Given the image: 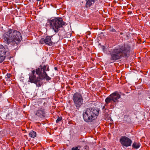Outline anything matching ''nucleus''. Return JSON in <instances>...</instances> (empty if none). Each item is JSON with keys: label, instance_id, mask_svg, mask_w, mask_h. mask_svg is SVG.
I'll use <instances>...</instances> for the list:
<instances>
[{"label": "nucleus", "instance_id": "nucleus-11", "mask_svg": "<svg viewBox=\"0 0 150 150\" xmlns=\"http://www.w3.org/2000/svg\"><path fill=\"white\" fill-rule=\"evenodd\" d=\"M29 81L31 83H34L36 84L40 81V78H36L35 75H30L29 77Z\"/></svg>", "mask_w": 150, "mask_h": 150}, {"label": "nucleus", "instance_id": "nucleus-22", "mask_svg": "<svg viewBox=\"0 0 150 150\" xmlns=\"http://www.w3.org/2000/svg\"><path fill=\"white\" fill-rule=\"evenodd\" d=\"M103 150H105V149H103Z\"/></svg>", "mask_w": 150, "mask_h": 150}, {"label": "nucleus", "instance_id": "nucleus-10", "mask_svg": "<svg viewBox=\"0 0 150 150\" xmlns=\"http://www.w3.org/2000/svg\"><path fill=\"white\" fill-rule=\"evenodd\" d=\"M35 113L36 116L40 118L44 117L45 115V110L42 108L35 111Z\"/></svg>", "mask_w": 150, "mask_h": 150}, {"label": "nucleus", "instance_id": "nucleus-18", "mask_svg": "<svg viewBox=\"0 0 150 150\" xmlns=\"http://www.w3.org/2000/svg\"><path fill=\"white\" fill-rule=\"evenodd\" d=\"M71 150H80L79 149H78V148L77 147H73L72 148Z\"/></svg>", "mask_w": 150, "mask_h": 150}, {"label": "nucleus", "instance_id": "nucleus-8", "mask_svg": "<svg viewBox=\"0 0 150 150\" xmlns=\"http://www.w3.org/2000/svg\"><path fill=\"white\" fill-rule=\"evenodd\" d=\"M120 142L123 147H126L130 146L132 142L130 139L125 136H122L120 139Z\"/></svg>", "mask_w": 150, "mask_h": 150}, {"label": "nucleus", "instance_id": "nucleus-14", "mask_svg": "<svg viewBox=\"0 0 150 150\" xmlns=\"http://www.w3.org/2000/svg\"><path fill=\"white\" fill-rule=\"evenodd\" d=\"M29 136L31 137L34 138L36 136V132L33 131H31L29 134Z\"/></svg>", "mask_w": 150, "mask_h": 150}, {"label": "nucleus", "instance_id": "nucleus-6", "mask_svg": "<svg viewBox=\"0 0 150 150\" xmlns=\"http://www.w3.org/2000/svg\"><path fill=\"white\" fill-rule=\"evenodd\" d=\"M121 96L117 92H115L112 93L106 98L105 99V106L107 105L109 103H112L118 102V100L120 98Z\"/></svg>", "mask_w": 150, "mask_h": 150}, {"label": "nucleus", "instance_id": "nucleus-3", "mask_svg": "<svg viewBox=\"0 0 150 150\" xmlns=\"http://www.w3.org/2000/svg\"><path fill=\"white\" fill-rule=\"evenodd\" d=\"M99 110L95 108H89L86 109L83 113L84 120L87 122H93L97 118L99 114Z\"/></svg>", "mask_w": 150, "mask_h": 150}, {"label": "nucleus", "instance_id": "nucleus-17", "mask_svg": "<svg viewBox=\"0 0 150 150\" xmlns=\"http://www.w3.org/2000/svg\"><path fill=\"white\" fill-rule=\"evenodd\" d=\"M62 120V117H58L57 119L56 120V122L57 123H59V122L61 121Z\"/></svg>", "mask_w": 150, "mask_h": 150}, {"label": "nucleus", "instance_id": "nucleus-19", "mask_svg": "<svg viewBox=\"0 0 150 150\" xmlns=\"http://www.w3.org/2000/svg\"><path fill=\"white\" fill-rule=\"evenodd\" d=\"M85 149H86V150H89V148L88 146H85Z\"/></svg>", "mask_w": 150, "mask_h": 150}, {"label": "nucleus", "instance_id": "nucleus-15", "mask_svg": "<svg viewBox=\"0 0 150 150\" xmlns=\"http://www.w3.org/2000/svg\"><path fill=\"white\" fill-rule=\"evenodd\" d=\"M12 76V75L10 74H7L6 76V78L7 79V80H11L10 78Z\"/></svg>", "mask_w": 150, "mask_h": 150}, {"label": "nucleus", "instance_id": "nucleus-20", "mask_svg": "<svg viewBox=\"0 0 150 150\" xmlns=\"http://www.w3.org/2000/svg\"><path fill=\"white\" fill-rule=\"evenodd\" d=\"M35 70H33L32 71V73L31 75H35Z\"/></svg>", "mask_w": 150, "mask_h": 150}, {"label": "nucleus", "instance_id": "nucleus-12", "mask_svg": "<svg viewBox=\"0 0 150 150\" xmlns=\"http://www.w3.org/2000/svg\"><path fill=\"white\" fill-rule=\"evenodd\" d=\"M51 37L50 36H47L45 39V43L48 45H51L52 44V42L51 41Z\"/></svg>", "mask_w": 150, "mask_h": 150}, {"label": "nucleus", "instance_id": "nucleus-21", "mask_svg": "<svg viewBox=\"0 0 150 150\" xmlns=\"http://www.w3.org/2000/svg\"><path fill=\"white\" fill-rule=\"evenodd\" d=\"M54 69L56 70H57V68L56 67H55L54 68Z\"/></svg>", "mask_w": 150, "mask_h": 150}, {"label": "nucleus", "instance_id": "nucleus-2", "mask_svg": "<svg viewBox=\"0 0 150 150\" xmlns=\"http://www.w3.org/2000/svg\"><path fill=\"white\" fill-rule=\"evenodd\" d=\"M130 47L127 45H123L119 46L117 48L114 49L111 54V59L115 60L121 58L122 55L128 57L130 53Z\"/></svg>", "mask_w": 150, "mask_h": 150}, {"label": "nucleus", "instance_id": "nucleus-9", "mask_svg": "<svg viewBox=\"0 0 150 150\" xmlns=\"http://www.w3.org/2000/svg\"><path fill=\"white\" fill-rule=\"evenodd\" d=\"M8 49L6 48L2 45H0V63H2L6 57V53Z\"/></svg>", "mask_w": 150, "mask_h": 150}, {"label": "nucleus", "instance_id": "nucleus-16", "mask_svg": "<svg viewBox=\"0 0 150 150\" xmlns=\"http://www.w3.org/2000/svg\"><path fill=\"white\" fill-rule=\"evenodd\" d=\"M40 43L43 44L44 43H45V40L44 38H42L40 41Z\"/></svg>", "mask_w": 150, "mask_h": 150}, {"label": "nucleus", "instance_id": "nucleus-13", "mask_svg": "<svg viewBox=\"0 0 150 150\" xmlns=\"http://www.w3.org/2000/svg\"><path fill=\"white\" fill-rule=\"evenodd\" d=\"M140 145L141 144L140 143L135 142L132 144V146L133 148L137 149L140 147Z\"/></svg>", "mask_w": 150, "mask_h": 150}, {"label": "nucleus", "instance_id": "nucleus-7", "mask_svg": "<svg viewBox=\"0 0 150 150\" xmlns=\"http://www.w3.org/2000/svg\"><path fill=\"white\" fill-rule=\"evenodd\" d=\"M72 99L74 105L77 109L79 108L83 104V99L82 95L78 93H75L73 96Z\"/></svg>", "mask_w": 150, "mask_h": 150}, {"label": "nucleus", "instance_id": "nucleus-5", "mask_svg": "<svg viewBox=\"0 0 150 150\" xmlns=\"http://www.w3.org/2000/svg\"><path fill=\"white\" fill-rule=\"evenodd\" d=\"M49 67L47 65L43 66L41 65L40 68L36 69L35 72L38 75L39 78L45 79L47 81H49L51 78L47 75L45 71H49Z\"/></svg>", "mask_w": 150, "mask_h": 150}, {"label": "nucleus", "instance_id": "nucleus-4", "mask_svg": "<svg viewBox=\"0 0 150 150\" xmlns=\"http://www.w3.org/2000/svg\"><path fill=\"white\" fill-rule=\"evenodd\" d=\"M47 23L49 24L50 28L54 30L56 33L58 32L59 28L62 27L65 24L62 18L59 17L49 19Z\"/></svg>", "mask_w": 150, "mask_h": 150}, {"label": "nucleus", "instance_id": "nucleus-1", "mask_svg": "<svg viewBox=\"0 0 150 150\" xmlns=\"http://www.w3.org/2000/svg\"><path fill=\"white\" fill-rule=\"evenodd\" d=\"M3 38L5 42L7 44H9L11 42L17 44L21 41L22 38L18 31L9 29L4 33Z\"/></svg>", "mask_w": 150, "mask_h": 150}]
</instances>
